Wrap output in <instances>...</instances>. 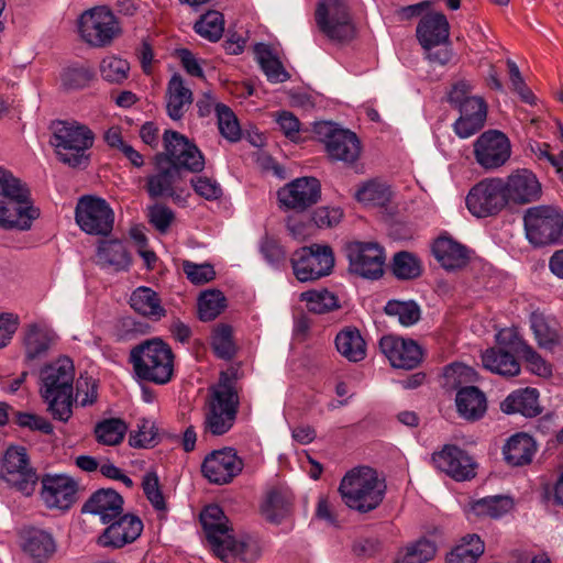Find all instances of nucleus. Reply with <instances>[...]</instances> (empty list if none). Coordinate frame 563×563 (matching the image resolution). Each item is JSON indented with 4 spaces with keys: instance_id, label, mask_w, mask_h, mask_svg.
<instances>
[{
    "instance_id": "21",
    "label": "nucleus",
    "mask_w": 563,
    "mask_h": 563,
    "mask_svg": "<svg viewBox=\"0 0 563 563\" xmlns=\"http://www.w3.org/2000/svg\"><path fill=\"white\" fill-rule=\"evenodd\" d=\"M277 196L280 203L287 208L307 209L319 201L321 185L314 177H301L279 189Z\"/></svg>"
},
{
    "instance_id": "27",
    "label": "nucleus",
    "mask_w": 563,
    "mask_h": 563,
    "mask_svg": "<svg viewBox=\"0 0 563 563\" xmlns=\"http://www.w3.org/2000/svg\"><path fill=\"white\" fill-rule=\"evenodd\" d=\"M225 563L241 561L243 563H255L262 555L260 543L251 537L236 539L231 534L222 545H218L213 552Z\"/></svg>"
},
{
    "instance_id": "29",
    "label": "nucleus",
    "mask_w": 563,
    "mask_h": 563,
    "mask_svg": "<svg viewBox=\"0 0 563 563\" xmlns=\"http://www.w3.org/2000/svg\"><path fill=\"white\" fill-rule=\"evenodd\" d=\"M292 504L294 496L288 488L272 487L261 505V514L267 521L280 523L291 515Z\"/></svg>"
},
{
    "instance_id": "10",
    "label": "nucleus",
    "mask_w": 563,
    "mask_h": 563,
    "mask_svg": "<svg viewBox=\"0 0 563 563\" xmlns=\"http://www.w3.org/2000/svg\"><path fill=\"white\" fill-rule=\"evenodd\" d=\"M349 271L366 279H378L384 274L385 252L374 241H349L343 247Z\"/></svg>"
},
{
    "instance_id": "3",
    "label": "nucleus",
    "mask_w": 563,
    "mask_h": 563,
    "mask_svg": "<svg viewBox=\"0 0 563 563\" xmlns=\"http://www.w3.org/2000/svg\"><path fill=\"white\" fill-rule=\"evenodd\" d=\"M240 396L236 382L221 373L217 384L210 387L205 406L203 430L211 435L229 432L236 420Z\"/></svg>"
},
{
    "instance_id": "11",
    "label": "nucleus",
    "mask_w": 563,
    "mask_h": 563,
    "mask_svg": "<svg viewBox=\"0 0 563 563\" xmlns=\"http://www.w3.org/2000/svg\"><path fill=\"white\" fill-rule=\"evenodd\" d=\"M82 40L93 47H103L119 35L120 27L114 14L107 7L85 11L79 19Z\"/></svg>"
},
{
    "instance_id": "1",
    "label": "nucleus",
    "mask_w": 563,
    "mask_h": 563,
    "mask_svg": "<svg viewBox=\"0 0 563 563\" xmlns=\"http://www.w3.org/2000/svg\"><path fill=\"white\" fill-rule=\"evenodd\" d=\"M163 143L165 151L154 157L156 172L146 181V191L152 198L173 195L183 170L199 173L205 167L202 153L185 135L166 130Z\"/></svg>"
},
{
    "instance_id": "48",
    "label": "nucleus",
    "mask_w": 563,
    "mask_h": 563,
    "mask_svg": "<svg viewBox=\"0 0 563 563\" xmlns=\"http://www.w3.org/2000/svg\"><path fill=\"white\" fill-rule=\"evenodd\" d=\"M307 309L314 313H325L339 307L338 297L328 289H313L300 295Z\"/></svg>"
},
{
    "instance_id": "40",
    "label": "nucleus",
    "mask_w": 563,
    "mask_h": 563,
    "mask_svg": "<svg viewBox=\"0 0 563 563\" xmlns=\"http://www.w3.org/2000/svg\"><path fill=\"white\" fill-rule=\"evenodd\" d=\"M338 352L350 362H360L366 356V344L360 331L355 328H345L335 336Z\"/></svg>"
},
{
    "instance_id": "2",
    "label": "nucleus",
    "mask_w": 563,
    "mask_h": 563,
    "mask_svg": "<svg viewBox=\"0 0 563 563\" xmlns=\"http://www.w3.org/2000/svg\"><path fill=\"white\" fill-rule=\"evenodd\" d=\"M75 366L60 356L40 371V395L54 419L66 422L73 415Z\"/></svg>"
},
{
    "instance_id": "18",
    "label": "nucleus",
    "mask_w": 563,
    "mask_h": 563,
    "mask_svg": "<svg viewBox=\"0 0 563 563\" xmlns=\"http://www.w3.org/2000/svg\"><path fill=\"white\" fill-rule=\"evenodd\" d=\"M41 498L46 507L69 509L76 501L78 483L66 474H46L41 481Z\"/></svg>"
},
{
    "instance_id": "33",
    "label": "nucleus",
    "mask_w": 563,
    "mask_h": 563,
    "mask_svg": "<svg viewBox=\"0 0 563 563\" xmlns=\"http://www.w3.org/2000/svg\"><path fill=\"white\" fill-rule=\"evenodd\" d=\"M536 452V441L527 433H517L510 437L503 448L505 461L512 466L531 463Z\"/></svg>"
},
{
    "instance_id": "52",
    "label": "nucleus",
    "mask_w": 563,
    "mask_h": 563,
    "mask_svg": "<svg viewBox=\"0 0 563 563\" xmlns=\"http://www.w3.org/2000/svg\"><path fill=\"white\" fill-rule=\"evenodd\" d=\"M393 273L398 279L417 278L422 273L421 262L409 252H399L393 260Z\"/></svg>"
},
{
    "instance_id": "47",
    "label": "nucleus",
    "mask_w": 563,
    "mask_h": 563,
    "mask_svg": "<svg viewBox=\"0 0 563 563\" xmlns=\"http://www.w3.org/2000/svg\"><path fill=\"white\" fill-rule=\"evenodd\" d=\"M211 346L218 357L231 360L236 353L232 327L224 323L218 324L212 331Z\"/></svg>"
},
{
    "instance_id": "24",
    "label": "nucleus",
    "mask_w": 563,
    "mask_h": 563,
    "mask_svg": "<svg viewBox=\"0 0 563 563\" xmlns=\"http://www.w3.org/2000/svg\"><path fill=\"white\" fill-rule=\"evenodd\" d=\"M143 530L141 519L134 515H120L98 538L103 548L119 549L135 541Z\"/></svg>"
},
{
    "instance_id": "32",
    "label": "nucleus",
    "mask_w": 563,
    "mask_h": 563,
    "mask_svg": "<svg viewBox=\"0 0 563 563\" xmlns=\"http://www.w3.org/2000/svg\"><path fill=\"white\" fill-rule=\"evenodd\" d=\"M432 252L445 269L461 268L468 261L466 247L448 236L437 239L433 243Z\"/></svg>"
},
{
    "instance_id": "13",
    "label": "nucleus",
    "mask_w": 563,
    "mask_h": 563,
    "mask_svg": "<svg viewBox=\"0 0 563 563\" xmlns=\"http://www.w3.org/2000/svg\"><path fill=\"white\" fill-rule=\"evenodd\" d=\"M476 163L485 169H496L511 155L509 139L498 130L482 133L473 144Z\"/></svg>"
},
{
    "instance_id": "19",
    "label": "nucleus",
    "mask_w": 563,
    "mask_h": 563,
    "mask_svg": "<svg viewBox=\"0 0 563 563\" xmlns=\"http://www.w3.org/2000/svg\"><path fill=\"white\" fill-rule=\"evenodd\" d=\"M507 207L537 202L542 196V186L537 176L528 169H519L503 181Z\"/></svg>"
},
{
    "instance_id": "15",
    "label": "nucleus",
    "mask_w": 563,
    "mask_h": 563,
    "mask_svg": "<svg viewBox=\"0 0 563 563\" xmlns=\"http://www.w3.org/2000/svg\"><path fill=\"white\" fill-rule=\"evenodd\" d=\"M318 133L327 139L325 148L331 159L352 164L358 158L361 143L354 132L327 122L319 125Z\"/></svg>"
},
{
    "instance_id": "9",
    "label": "nucleus",
    "mask_w": 563,
    "mask_h": 563,
    "mask_svg": "<svg viewBox=\"0 0 563 563\" xmlns=\"http://www.w3.org/2000/svg\"><path fill=\"white\" fill-rule=\"evenodd\" d=\"M290 263L294 275L299 282H312L332 272L334 254L331 246L314 243L295 251Z\"/></svg>"
},
{
    "instance_id": "43",
    "label": "nucleus",
    "mask_w": 563,
    "mask_h": 563,
    "mask_svg": "<svg viewBox=\"0 0 563 563\" xmlns=\"http://www.w3.org/2000/svg\"><path fill=\"white\" fill-rule=\"evenodd\" d=\"M355 197L366 208H384L391 199V190L386 183L371 180L356 191Z\"/></svg>"
},
{
    "instance_id": "7",
    "label": "nucleus",
    "mask_w": 563,
    "mask_h": 563,
    "mask_svg": "<svg viewBox=\"0 0 563 563\" xmlns=\"http://www.w3.org/2000/svg\"><path fill=\"white\" fill-rule=\"evenodd\" d=\"M174 358L172 347L161 339L146 340L130 353L136 376L157 385H165L173 378Z\"/></svg>"
},
{
    "instance_id": "12",
    "label": "nucleus",
    "mask_w": 563,
    "mask_h": 563,
    "mask_svg": "<svg viewBox=\"0 0 563 563\" xmlns=\"http://www.w3.org/2000/svg\"><path fill=\"white\" fill-rule=\"evenodd\" d=\"M0 475L25 496L33 494L37 483V475L30 466L26 450L22 446H11L5 451Z\"/></svg>"
},
{
    "instance_id": "20",
    "label": "nucleus",
    "mask_w": 563,
    "mask_h": 563,
    "mask_svg": "<svg viewBox=\"0 0 563 563\" xmlns=\"http://www.w3.org/2000/svg\"><path fill=\"white\" fill-rule=\"evenodd\" d=\"M434 466L455 481H468L476 474V463L464 450L446 444L432 454Z\"/></svg>"
},
{
    "instance_id": "55",
    "label": "nucleus",
    "mask_w": 563,
    "mask_h": 563,
    "mask_svg": "<svg viewBox=\"0 0 563 563\" xmlns=\"http://www.w3.org/2000/svg\"><path fill=\"white\" fill-rule=\"evenodd\" d=\"M126 432L125 423L120 419H108L96 426L95 433L98 442L106 445H117L122 442Z\"/></svg>"
},
{
    "instance_id": "36",
    "label": "nucleus",
    "mask_w": 563,
    "mask_h": 563,
    "mask_svg": "<svg viewBox=\"0 0 563 563\" xmlns=\"http://www.w3.org/2000/svg\"><path fill=\"white\" fill-rule=\"evenodd\" d=\"M130 306L136 313L151 320H159L166 313L157 292L145 286H140L132 291Z\"/></svg>"
},
{
    "instance_id": "28",
    "label": "nucleus",
    "mask_w": 563,
    "mask_h": 563,
    "mask_svg": "<svg viewBox=\"0 0 563 563\" xmlns=\"http://www.w3.org/2000/svg\"><path fill=\"white\" fill-rule=\"evenodd\" d=\"M123 511V498L114 489L95 492L82 506V512L98 516L102 523L117 519Z\"/></svg>"
},
{
    "instance_id": "45",
    "label": "nucleus",
    "mask_w": 563,
    "mask_h": 563,
    "mask_svg": "<svg viewBox=\"0 0 563 563\" xmlns=\"http://www.w3.org/2000/svg\"><path fill=\"white\" fill-rule=\"evenodd\" d=\"M512 508V501L506 496H488L475 500L471 505L472 512L477 517L498 519Z\"/></svg>"
},
{
    "instance_id": "25",
    "label": "nucleus",
    "mask_w": 563,
    "mask_h": 563,
    "mask_svg": "<svg viewBox=\"0 0 563 563\" xmlns=\"http://www.w3.org/2000/svg\"><path fill=\"white\" fill-rule=\"evenodd\" d=\"M133 263L126 245L119 239L102 240L96 250V264L112 273L128 272Z\"/></svg>"
},
{
    "instance_id": "37",
    "label": "nucleus",
    "mask_w": 563,
    "mask_h": 563,
    "mask_svg": "<svg viewBox=\"0 0 563 563\" xmlns=\"http://www.w3.org/2000/svg\"><path fill=\"white\" fill-rule=\"evenodd\" d=\"M455 404L460 416L467 420L479 419L487 408L485 395L474 386L460 388Z\"/></svg>"
},
{
    "instance_id": "39",
    "label": "nucleus",
    "mask_w": 563,
    "mask_h": 563,
    "mask_svg": "<svg viewBox=\"0 0 563 563\" xmlns=\"http://www.w3.org/2000/svg\"><path fill=\"white\" fill-rule=\"evenodd\" d=\"M483 366L492 373L512 377L520 373V364L516 357L503 349H487L482 353Z\"/></svg>"
},
{
    "instance_id": "5",
    "label": "nucleus",
    "mask_w": 563,
    "mask_h": 563,
    "mask_svg": "<svg viewBox=\"0 0 563 563\" xmlns=\"http://www.w3.org/2000/svg\"><path fill=\"white\" fill-rule=\"evenodd\" d=\"M51 145L57 158L69 167H86L89 164L87 151L92 147L93 132L77 121H53L49 125Z\"/></svg>"
},
{
    "instance_id": "34",
    "label": "nucleus",
    "mask_w": 563,
    "mask_h": 563,
    "mask_svg": "<svg viewBox=\"0 0 563 563\" xmlns=\"http://www.w3.org/2000/svg\"><path fill=\"white\" fill-rule=\"evenodd\" d=\"M53 331L38 324H31L24 336L25 360L32 362L45 357L55 343Z\"/></svg>"
},
{
    "instance_id": "51",
    "label": "nucleus",
    "mask_w": 563,
    "mask_h": 563,
    "mask_svg": "<svg viewBox=\"0 0 563 563\" xmlns=\"http://www.w3.org/2000/svg\"><path fill=\"white\" fill-rule=\"evenodd\" d=\"M384 310L386 314L396 318L405 327L412 325L420 319L419 306L411 300H389Z\"/></svg>"
},
{
    "instance_id": "42",
    "label": "nucleus",
    "mask_w": 563,
    "mask_h": 563,
    "mask_svg": "<svg viewBox=\"0 0 563 563\" xmlns=\"http://www.w3.org/2000/svg\"><path fill=\"white\" fill-rule=\"evenodd\" d=\"M485 551L484 541L477 534H466L448 553L445 563H476Z\"/></svg>"
},
{
    "instance_id": "14",
    "label": "nucleus",
    "mask_w": 563,
    "mask_h": 563,
    "mask_svg": "<svg viewBox=\"0 0 563 563\" xmlns=\"http://www.w3.org/2000/svg\"><path fill=\"white\" fill-rule=\"evenodd\" d=\"M0 211H40L26 183L0 166Z\"/></svg>"
},
{
    "instance_id": "64",
    "label": "nucleus",
    "mask_w": 563,
    "mask_h": 563,
    "mask_svg": "<svg viewBox=\"0 0 563 563\" xmlns=\"http://www.w3.org/2000/svg\"><path fill=\"white\" fill-rule=\"evenodd\" d=\"M307 217H311V213H292L287 220L288 229L297 240H306L314 235L311 220Z\"/></svg>"
},
{
    "instance_id": "49",
    "label": "nucleus",
    "mask_w": 563,
    "mask_h": 563,
    "mask_svg": "<svg viewBox=\"0 0 563 563\" xmlns=\"http://www.w3.org/2000/svg\"><path fill=\"white\" fill-rule=\"evenodd\" d=\"M224 307L225 297L220 290H205L198 299L199 319L201 321H211L221 313Z\"/></svg>"
},
{
    "instance_id": "53",
    "label": "nucleus",
    "mask_w": 563,
    "mask_h": 563,
    "mask_svg": "<svg viewBox=\"0 0 563 563\" xmlns=\"http://www.w3.org/2000/svg\"><path fill=\"white\" fill-rule=\"evenodd\" d=\"M218 128L221 135L230 142H236L241 137V128L234 112L223 103L216 104Z\"/></svg>"
},
{
    "instance_id": "8",
    "label": "nucleus",
    "mask_w": 563,
    "mask_h": 563,
    "mask_svg": "<svg viewBox=\"0 0 563 563\" xmlns=\"http://www.w3.org/2000/svg\"><path fill=\"white\" fill-rule=\"evenodd\" d=\"M314 22L318 31L333 43H349L356 36L355 24L344 0H319Z\"/></svg>"
},
{
    "instance_id": "17",
    "label": "nucleus",
    "mask_w": 563,
    "mask_h": 563,
    "mask_svg": "<svg viewBox=\"0 0 563 563\" xmlns=\"http://www.w3.org/2000/svg\"><path fill=\"white\" fill-rule=\"evenodd\" d=\"M243 468V462L235 450L225 448L208 454L201 465L203 476L213 484L230 483Z\"/></svg>"
},
{
    "instance_id": "22",
    "label": "nucleus",
    "mask_w": 563,
    "mask_h": 563,
    "mask_svg": "<svg viewBox=\"0 0 563 563\" xmlns=\"http://www.w3.org/2000/svg\"><path fill=\"white\" fill-rule=\"evenodd\" d=\"M468 211H494L507 207L503 180L484 179L476 184L466 197Z\"/></svg>"
},
{
    "instance_id": "41",
    "label": "nucleus",
    "mask_w": 563,
    "mask_h": 563,
    "mask_svg": "<svg viewBox=\"0 0 563 563\" xmlns=\"http://www.w3.org/2000/svg\"><path fill=\"white\" fill-rule=\"evenodd\" d=\"M256 60L267 79L272 82H284L290 78L279 58L273 53L269 45L257 43L254 46Z\"/></svg>"
},
{
    "instance_id": "50",
    "label": "nucleus",
    "mask_w": 563,
    "mask_h": 563,
    "mask_svg": "<svg viewBox=\"0 0 563 563\" xmlns=\"http://www.w3.org/2000/svg\"><path fill=\"white\" fill-rule=\"evenodd\" d=\"M195 31L202 37L217 42L224 31V20L219 11H208L194 25Z\"/></svg>"
},
{
    "instance_id": "31",
    "label": "nucleus",
    "mask_w": 563,
    "mask_h": 563,
    "mask_svg": "<svg viewBox=\"0 0 563 563\" xmlns=\"http://www.w3.org/2000/svg\"><path fill=\"white\" fill-rule=\"evenodd\" d=\"M192 103V92L179 74H174L166 89V109L172 120H180Z\"/></svg>"
},
{
    "instance_id": "30",
    "label": "nucleus",
    "mask_w": 563,
    "mask_h": 563,
    "mask_svg": "<svg viewBox=\"0 0 563 563\" xmlns=\"http://www.w3.org/2000/svg\"><path fill=\"white\" fill-rule=\"evenodd\" d=\"M200 521L213 552L218 545H222L224 540L231 537L229 519L218 505L207 506L200 514Z\"/></svg>"
},
{
    "instance_id": "62",
    "label": "nucleus",
    "mask_w": 563,
    "mask_h": 563,
    "mask_svg": "<svg viewBox=\"0 0 563 563\" xmlns=\"http://www.w3.org/2000/svg\"><path fill=\"white\" fill-rule=\"evenodd\" d=\"M183 271L187 278L195 285L209 283L216 276L213 266L207 263L196 264L190 261H184Z\"/></svg>"
},
{
    "instance_id": "38",
    "label": "nucleus",
    "mask_w": 563,
    "mask_h": 563,
    "mask_svg": "<svg viewBox=\"0 0 563 563\" xmlns=\"http://www.w3.org/2000/svg\"><path fill=\"white\" fill-rule=\"evenodd\" d=\"M22 549L36 563H43L55 553L56 544L48 532L33 529L26 532Z\"/></svg>"
},
{
    "instance_id": "35",
    "label": "nucleus",
    "mask_w": 563,
    "mask_h": 563,
    "mask_svg": "<svg viewBox=\"0 0 563 563\" xmlns=\"http://www.w3.org/2000/svg\"><path fill=\"white\" fill-rule=\"evenodd\" d=\"M505 413H521L525 417H536L540 413L539 393L534 388L516 390L500 404Z\"/></svg>"
},
{
    "instance_id": "46",
    "label": "nucleus",
    "mask_w": 563,
    "mask_h": 563,
    "mask_svg": "<svg viewBox=\"0 0 563 563\" xmlns=\"http://www.w3.org/2000/svg\"><path fill=\"white\" fill-rule=\"evenodd\" d=\"M530 328L539 347L553 350L559 344V334L540 312L530 314Z\"/></svg>"
},
{
    "instance_id": "59",
    "label": "nucleus",
    "mask_w": 563,
    "mask_h": 563,
    "mask_svg": "<svg viewBox=\"0 0 563 563\" xmlns=\"http://www.w3.org/2000/svg\"><path fill=\"white\" fill-rule=\"evenodd\" d=\"M142 487L151 505L157 511H166V501L159 487V481L156 473L148 472L143 476Z\"/></svg>"
},
{
    "instance_id": "23",
    "label": "nucleus",
    "mask_w": 563,
    "mask_h": 563,
    "mask_svg": "<svg viewBox=\"0 0 563 563\" xmlns=\"http://www.w3.org/2000/svg\"><path fill=\"white\" fill-rule=\"evenodd\" d=\"M379 349L396 368L411 369L422 360L421 349L412 340L385 335L379 341Z\"/></svg>"
},
{
    "instance_id": "60",
    "label": "nucleus",
    "mask_w": 563,
    "mask_h": 563,
    "mask_svg": "<svg viewBox=\"0 0 563 563\" xmlns=\"http://www.w3.org/2000/svg\"><path fill=\"white\" fill-rule=\"evenodd\" d=\"M527 363L528 369L540 377H550L552 366L530 344L519 354Z\"/></svg>"
},
{
    "instance_id": "26",
    "label": "nucleus",
    "mask_w": 563,
    "mask_h": 563,
    "mask_svg": "<svg viewBox=\"0 0 563 563\" xmlns=\"http://www.w3.org/2000/svg\"><path fill=\"white\" fill-rule=\"evenodd\" d=\"M416 34L423 49L435 48L442 44H448L450 37L449 21L443 13H428L419 21Z\"/></svg>"
},
{
    "instance_id": "44",
    "label": "nucleus",
    "mask_w": 563,
    "mask_h": 563,
    "mask_svg": "<svg viewBox=\"0 0 563 563\" xmlns=\"http://www.w3.org/2000/svg\"><path fill=\"white\" fill-rule=\"evenodd\" d=\"M79 228L91 235H108L114 224L113 213H75Z\"/></svg>"
},
{
    "instance_id": "4",
    "label": "nucleus",
    "mask_w": 563,
    "mask_h": 563,
    "mask_svg": "<svg viewBox=\"0 0 563 563\" xmlns=\"http://www.w3.org/2000/svg\"><path fill=\"white\" fill-rule=\"evenodd\" d=\"M386 488L385 479L376 470L369 466H356L343 476L339 492L349 508L365 514L382 504Z\"/></svg>"
},
{
    "instance_id": "61",
    "label": "nucleus",
    "mask_w": 563,
    "mask_h": 563,
    "mask_svg": "<svg viewBox=\"0 0 563 563\" xmlns=\"http://www.w3.org/2000/svg\"><path fill=\"white\" fill-rule=\"evenodd\" d=\"M157 430L154 422L142 420L137 430L130 435V445L134 448H148L156 443Z\"/></svg>"
},
{
    "instance_id": "56",
    "label": "nucleus",
    "mask_w": 563,
    "mask_h": 563,
    "mask_svg": "<svg viewBox=\"0 0 563 563\" xmlns=\"http://www.w3.org/2000/svg\"><path fill=\"white\" fill-rule=\"evenodd\" d=\"M434 542L421 539L406 548L405 553L397 559L396 563H426L435 555Z\"/></svg>"
},
{
    "instance_id": "57",
    "label": "nucleus",
    "mask_w": 563,
    "mask_h": 563,
    "mask_svg": "<svg viewBox=\"0 0 563 563\" xmlns=\"http://www.w3.org/2000/svg\"><path fill=\"white\" fill-rule=\"evenodd\" d=\"M130 65L125 59L106 57L100 63L101 77L111 84H121L128 78Z\"/></svg>"
},
{
    "instance_id": "58",
    "label": "nucleus",
    "mask_w": 563,
    "mask_h": 563,
    "mask_svg": "<svg viewBox=\"0 0 563 563\" xmlns=\"http://www.w3.org/2000/svg\"><path fill=\"white\" fill-rule=\"evenodd\" d=\"M445 385L451 388H462V385L477 380V373L471 366L455 363L444 371Z\"/></svg>"
},
{
    "instance_id": "54",
    "label": "nucleus",
    "mask_w": 563,
    "mask_h": 563,
    "mask_svg": "<svg viewBox=\"0 0 563 563\" xmlns=\"http://www.w3.org/2000/svg\"><path fill=\"white\" fill-rule=\"evenodd\" d=\"M93 69L86 64H75L66 67L62 75L63 86L67 89H81L93 79Z\"/></svg>"
},
{
    "instance_id": "63",
    "label": "nucleus",
    "mask_w": 563,
    "mask_h": 563,
    "mask_svg": "<svg viewBox=\"0 0 563 563\" xmlns=\"http://www.w3.org/2000/svg\"><path fill=\"white\" fill-rule=\"evenodd\" d=\"M260 251L265 261L273 267L278 268L286 261V252L275 239L265 236L261 242Z\"/></svg>"
},
{
    "instance_id": "6",
    "label": "nucleus",
    "mask_w": 563,
    "mask_h": 563,
    "mask_svg": "<svg viewBox=\"0 0 563 563\" xmlns=\"http://www.w3.org/2000/svg\"><path fill=\"white\" fill-rule=\"evenodd\" d=\"M473 90L471 81L459 79L446 93L448 102L460 113L453 130L461 139H467L481 131L487 119V103L483 97L473 95Z\"/></svg>"
},
{
    "instance_id": "16",
    "label": "nucleus",
    "mask_w": 563,
    "mask_h": 563,
    "mask_svg": "<svg viewBox=\"0 0 563 563\" xmlns=\"http://www.w3.org/2000/svg\"><path fill=\"white\" fill-rule=\"evenodd\" d=\"M525 232L534 246L556 243L563 234V213H525Z\"/></svg>"
}]
</instances>
